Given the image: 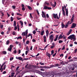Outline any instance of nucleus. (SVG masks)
I'll return each mask as SVG.
<instances>
[{
  "label": "nucleus",
  "mask_w": 77,
  "mask_h": 77,
  "mask_svg": "<svg viewBox=\"0 0 77 77\" xmlns=\"http://www.w3.org/2000/svg\"><path fill=\"white\" fill-rule=\"evenodd\" d=\"M17 15H20L21 16H22V14H19L18 13H17Z\"/></svg>",
  "instance_id": "ea45409f"
},
{
  "label": "nucleus",
  "mask_w": 77,
  "mask_h": 77,
  "mask_svg": "<svg viewBox=\"0 0 77 77\" xmlns=\"http://www.w3.org/2000/svg\"><path fill=\"white\" fill-rule=\"evenodd\" d=\"M30 18H33V16H32V14H31V13L30 14Z\"/></svg>",
  "instance_id": "58836bf2"
},
{
  "label": "nucleus",
  "mask_w": 77,
  "mask_h": 77,
  "mask_svg": "<svg viewBox=\"0 0 77 77\" xmlns=\"http://www.w3.org/2000/svg\"><path fill=\"white\" fill-rule=\"evenodd\" d=\"M44 31L43 30L40 33L41 35L42 36L44 35Z\"/></svg>",
  "instance_id": "f3484780"
},
{
  "label": "nucleus",
  "mask_w": 77,
  "mask_h": 77,
  "mask_svg": "<svg viewBox=\"0 0 77 77\" xmlns=\"http://www.w3.org/2000/svg\"><path fill=\"white\" fill-rule=\"evenodd\" d=\"M43 9H48V10H50V9H51V8L48 7L47 6H45Z\"/></svg>",
  "instance_id": "423d86ee"
},
{
  "label": "nucleus",
  "mask_w": 77,
  "mask_h": 77,
  "mask_svg": "<svg viewBox=\"0 0 77 77\" xmlns=\"http://www.w3.org/2000/svg\"><path fill=\"white\" fill-rule=\"evenodd\" d=\"M56 52L53 55V57H54L56 55Z\"/></svg>",
  "instance_id": "de8ad7c7"
},
{
  "label": "nucleus",
  "mask_w": 77,
  "mask_h": 77,
  "mask_svg": "<svg viewBox=\"0 0 77 77\" xmlns=\"http://www.w3.org/2000/svg\"><path fill=\"white\" fill-rule=\"evenodd\" d=\"M72 61H73V60L71 59L70 60H69L68 62H72Z\"/></svg>",
  "instance_id": "680f3d73"
},
{
  "label": "nucleus",
  "mask_w": 77,
  "mask_h": 77,
  "mask_svg": "<svg viewBox=\"0 0 77 77\" xmlns=\"http://www.w3.org/2000/svg\"><path fill=\"white\" fill-rule=\"evenodd\" d=\"M16 59H18L19 60H22L23 59V58L21 57H16Z\"/></svg>",
  "instance_id": "1a4fd4ad"
},
{
  "label": "nucleus",
  "mask_w": 77,
  "mask_h": 77,
  "mask_svg": "<svg viewBox=\"0 0 77 77\" xmlns=\"http://www.w3.org/2000/svg\"><path fill=\"white\" fill-rule=\"evenodd\" d=\"M62 12H63L62 14H63V15L65 16V11L63 10Z\"/></svg>",
  "instance_id": "aec40b11"
},
{
  "label": "nucleus",
  "mask_w": 77,
  "mask_h": 77,
  "mask_svg": "<svg viewBox=\"0 0 77 77\" xmlns=\"http://www.w3.org/2000/svg\"><path fill=\"white\" fill-rule=\"evenodd\" d=\"M16 34V32L15 31H13V35H15Z\"/></svg>",
  "instance_id": "bb28decb"
},
{
  "label": "nucleus",
  "mask_w": 77,
  "mask_h": 77,
  "mask_svg": "<svg viewBox=\"0 0 77 77\" xmlns=\"http://www.w3.org/2000/svg\"><path fill=\"white\" fill-rule=\"evenodd\" d=\"M62 42H63V41L61 40H60L59 41V44H60V43H62Z\"/></svg>",
  "instance_id": "72a5a7b5"
},
{
  "label": "nucleus",
  "mask_w": 77,
  "mask_h": 77,
  "mask_svg": "<svg viewBox=\"0 0 77 77\" xmlns=\"http://www.w3.org/2000/svg\"><path fill=\"white\" fill-rule=\"evenodd\" d=\"M5 63H4L3 65H1V67L0 68V70H1V69H2V68H3V65H5Z\"/></svg>",
  "instance_id": "4be33fe9"
},
{
  "label": "nucleus",
  "mask_w": 77,
  "mask_h": 77,
  "mask_svg": "<svg viewBox=\"0 0 77 77\" xmlns=\"http://www.w3.org/2000/svg\"><path fill=\"white\" fill-rule=\"evenodd\" d=\"M42 17L43 18H46V16L45 15V13L44 12V11H42Z\"/></svg>",
  "instance_id": "0eeeda50"
},
{
  "label": "nucleus",
  "mask_w": 77,
  "mask_h": 77,
  "mask_svg": "<svg viewBox=\"0 0 77 77\" xmlns=\"http://www.w3.org/2000/svg\"><path fill=\"white\" fill-rule=\"evenodd\" d=\"M53 15L54 18H55V19L57 18V19H58V20H59V19L60 18V12L59 13V17H58V16L57 15V14H53Z\"/></svg>",
  "instance_id": "f03ea898"
},
{
  "label": "nucleus",
  "mask_w": 77,
  "mask_h": 77,
  "mask_svg": "<svg viewBox=\"0 0 77 77\" xmlns=\"http://www.w3.org/2000/svg\"><path fill=\"white\" fill-rule=\"evenodd\" d=\"M72 66H71L70 69L71 70H72V71H74L75 69V66L74 64H73Z\"/></svg>",
  "instance_id": "20e7f679"
},
{
  "label": "nucleus",
  "mask_w": 77,
  "mask_h": 77,
  "mask_svg": "<svg viewBox=\"0 0 77 77\" xmlns=\"http://www.w3.org/2000/svg\"><path fill=\"white\" fill-rule=\"evenodd\" d=\"M46 55L47 56H48L49 58L51 57V54H49L48 52L46 53Z\"/></svg>",
  "instance_id": "9b49d317"
},
{
  "label": "nucleus",
  "mask_w": 77,
  "mask_h": 77,
  "mask_svg": "<svg viewBox=\"0 0 77 77\" xmlns=\"http://www.w3.org/2000/svg\"><path fill=\"white\" fill-rule=\"evenodd\" d=\"M74 36H75V35H71L68 37V39H70V40H72Z\"/></svg>",
  "instance_id": "7ed1b4c3"
},
{
  "label": "nucleus",
  "mask_w": 77,
  "mask_h": 77,
  "mask_svg": "<svg viewBox=\"0 0 77 77\" xmlns=\"http://www.w3.org/2000/svg\"><path fill=\"white\" fill-rule=\"evenodd\" d=\"M50 38V40H51V42H53V39L54 38L53 37H49Z\"/></svg>",
  "instance_id": "412c9836"
},
{
  "label": "nucleus",
  "mask_w": 77,
  "mask_h": 77,
  "mask_svg": "<svg viewBox=\"0 0 77 77\" xmlns=\"http://www.w3.org/2000/svg\"><path fill=\"white\" fill-rule=\"evenodd\" d=\"M32 66L34 68H36V67H37V68H39V66H36L34 65H32Z\"/></svg>",
  "instance_id": "dca6fc26"
},
{
  "label": "nucleus",
  "mask_w": 77,
  "mask_h": 77,
  "mask_svg": "<svg viewBox=\"0 0 77 77\" xmlns=\"http://www.w3.org/2000/svg\"><path fill=\"white\" fill-rule=\"evenodd\" d=\"M73 41H75V40H76V38H75V36L73 37Z\"/></svg>",
  "instance_id": "37998d69"
},
{
  "label": "nucleus",
  "mask_w": 77,
  "mask_h": 77,
  "mask_svg": "<svg viewBox=\"0 0 77 77\" xmlns=\"http://www.w3.org/2000/svg\"><path fill=\"white\" fill-rule=\"evenodd\" d=\"M3 25H2L1 26V28L2 29H3Z\"/></svg>",
  "instance_id": "864d4df0"
},
{
  "label": "nucleus",
  "mask_w": 77,
  "mask_h": 77,
  "mask_svg": "<svg viewBox=\"0 0 77 77\" xmlns=\"http://www.w3.org/2000/svg\"><path fill=\"white\" fill-rule=\"evenodd\" d=\"M46 16L47 18H49V15H48V14H47Z\"/></svg>",
  "instance_id": "6e6d98bb"
},
{
  "label": "nucleus",
  "mask_w": 77,
  "mask_h": 77,
  "mask_svg": "<svg viewBox=\"0 0 77 77\" xmlns=\"http://www.w3.org/2000/svg\"><path fill=\"white\" fill-rule=\"evenodd\" d=\"M13 52H14V54H16L17 53V50H14Z\"/></svg>",
  "instance_id": "a18cd8bd"
},
{
  "label": "nucleus",
  "mask_w": 77,
  "mask_h": 77,
  "mask_svg": "<svg viewBox=\"0 0 77 77\" xmlns=\"http://www.w3.org/2000/svg\"><path fill=\"white\" fill-rule=\"evenodd\" d=\"M54 6H53V8L55 7L56 5V2L55 1L54 2Z\"/></svg>",
  "instance_id": "5701e85b"
},
{
  "label": "nucleus",
  "mask_w": 77,
  "mask_h": 77,
  "mask_svg": "<svg viewBox=\"0 0 77 77\" xmlns=\"http://www.w3.org/2000/svg\"><path fill=\"white\" fill-rule=\"evenodd\" d=\"M74 14L72 15V18L71 19V21H69L67 22L69 24H72V23H74Z\"/></svg>",
  "instance_id": "f257e3e1"
},
{
  "label": "nucleus",
  "mask_w": 77,
  "mask_h": 77,
  "mask_svg": "<svg viewBox=\"0 0 77 77\" xmlns=\"http://www.w3.org/2000/svg\"><path fill=\"white\" fill-rule=\"evenodd\" d=\"M22 35H23V36H26V34L25 33V32H22Z\"/></svg>",
  "instance_id": "473e14b6"
},
{
  "label": "nucleus",
  "mask_w": 77,
  "mask_h": 77,
  "mask_svg": "<svg viewBox=\"0 0 77 77\" xmlns=\"http://www.w3.org/2000/svg\"><path fill=\"white\" fill-rule=\"evenodd\" d=\"M12 7L13 8V9H15L16 7L15 6H13Z\"/></svg>",
  "instance_id": "13d9d810"
},
{
  "label": "nucleus",
  "mask_w": 77,
  "mask_h": 77,
  "mask_svg": "<svg viewBox=\"0 0 77 77\" xmlns=\"http://www.w3.org/2000/svg\"><path fill=\"white\" fill-rule=\"evenodd\" d=\"M55 47V46H52L51 47V48H54Z\"/></svg>",
  "instance_id": "8fccbe9b"
},
{
  "label": "nucleus",
  "mask_w": 77,
  "mask_h": 77,
  "mask_svg": "<svg viewBox=\"0 0 77 77\" xmlns=\"http://www.w3.org/2000/svg\"><path fill=\"white\" fill-rule=\"evenodd\" d=\"M22 11H25V8L24 7H23V8H22Z\"/></svg>",
  "instance_id": "0e129e2a"
},
{
  "label": "nucleus",
  "mask_w": 77,
  "mask_h": 77,
  "mask_svg": "<svg viewBox=\"0 0 77 77\" xmlns=\"http://www.w3.org/2000/svg\"><path fill=\"white\" fill-rule=\"evenodd\" d=\"M63 38V36L62 35H60L58 38V40H59L60 39H62Z\"/></svg>",
  "instance_id": "f8f14e48"
},
{
  "label": "nucleus",
  "mask_w": 77,
  "mask_h": 77,
  "mask_svg": "<svg viewBox=\"0 0 77 77\" xmlns=\"http://www.w3.org/2000/svg\"><path fill=\"white\" fill-rule=\"evenodd\" d=\"M32 34H29L28 35V37H29V36H31V35H32Z\"/></svg>",
  "instance_id": "774afa93"
},
{
  "label": "nucleus",
  "mask_w": 77,
  "mask_h": 77,
  "mask_svg": "<svg viewBox=\"0 0 77 77\" xmlns=\"http://www.w3.org/2000/svg\"><path fill=\"white\" fill-rule=\"evenodd\" d=\"M62 11H64V6H62Z\"/></svg>",
  "instance_id": "5fc2aeb1"
},
{
  "label": "nucleus",
  "mask_w": 77,
  "mask_h": 77,
  "mask_svg": "<svg viewBox=\"0 0 77 77\" xmlns=\"http://www.w3.org/2000/svg\"><path fill=\"white\" fill-rule=\"evenodd\" d=\"M60 57H63V54H61L60 55Z\"/></svg>",
  "instance_id": "3c124183"
},
{
  "label": "nucleus",
  "mask_w": 77,
  "mask_h": 77,
  "mask_svg": "<svg viewBox=\"0 0 77 77\" xmlns=\"http://www.w3.org/2000/svg\"><path fill=\"white\" fill-rule=\"evenodd\" d=\"M14 59L13 57H12L11 58H10V61H12V60H13Z\"/></svg>",
  "instance_id": "e433bc0d"
},
{
  "label": "nucleus",
  "mask_w": 77,
  "mask_h": 77,
  "mask_svg": "<svg viewBox=\"0 0 77 77\" xmlns=\"http://www.w3.org/2000/svg\"><path fill=\"white\" fill-rule=\"evenodd\" d=\"M26 43L27 44H29V41H27Z\"/></svg>",
  "instance_id": "e2e57ef3"
},
{
  "label": "nucleus",
  "mask_w": 77,
  "mask_h": 77,
  "mask_svg": "<svg viewBox=\"0 0 77 77\" xmlns=\"http://www.w3.org/2000/svg\"><path fill=\"white\" fill-rule=\"evenodd\" d=\"M23 60H29V58H23Z\"/></svg>",
  "instance_id": "4c0bfd02"
},
{
  "label": "nucleus",
  "mask_w": 77,
  "mask_h": 77,
  "mask_svg": "<svg viewBox=\"0 0 77 77\" xmlns=\"http://www.w3.org/2000/svg\"><path fill=\"white\" fill-rule=\"evenodd\" d=\"M62 28H63L65 27V25L63 24V23H62L61 24Z\"/></svg>",
  "instance_id": "393cba45"
},
{
  "label": "nucleus",
  "mask_w": 77,
  "mask_h": 77,
  "mask_svg": "<svg viewBox=\"0 0 77 77\" xmlns=\"http://www.w3.org/2000/svg\"><path fill=\"white\" fill-rule=\"evenodd\" d=\"M2 53L4 54H6L7 53L6 52V51H3L2 52Z\"/></svg>",
  "instance_id": "b1692460"
},
{
  "label": "nucleus",
  "mask_w": 77,
  "mask_h": 77,
  "mask_svg": "<svg viewBox=\"0 0 77 77\" xmlns=\"http://www.w3.org/2000/svg\"><path fill=\"white\" fill-rule=\"evenodd\" d=\"M65 49V45L63 46V48L61 49L62 50H63Z\"/></svg>",
  "instance_id": "2f4dec72"
},
{
  "label": "nucleus",
  "mask_w": 77,
  "mask_h": 77,
  "mask_svg": "<svg viewBox=\"0 0 77 77\" xmlns=\"http://www.w3.org/2000/svg\"><path fill=\"white\" fill-rule=\"evenodd\" d=\"M15 27H14V30H16L17 29V27L16 26H14Z\"/></svg>",
  "instance_id": "a19ab883"
},
{
  "label": "nucleus",
  "mask_w": 77,
  "mask_h": 77,
  "mask_svg": "<svg viewBox=\"0 0 77 77\" xmlns=\"http://www.w3.org/2000/svg\"><path fill=\"white\" fill-rule=\"evenodd\" d=\"M32 41L33 42H36V40L34 39H33L32 40Z\"/></svg>",
  "instance_id": "09e8293b"
},
{
  "label": "nucleus",
  "mask_w": 77,
  "mask_h": 77,
  "mask_svg": "<svg viewBox=\"0 0 77 77\" xmlns=\"http://www.w3.org/2000/svg\"><path fill=\"white\" fill-rule=\"evenodd\" d=\"M59 65V64H56L55 66H58Z\"/></svg>",
  "instance_id": "603ef678"
},
{
  "label": "nucleus",
  "mask_w": 77,
  "mask_h": 77,
  "mask_svg": "<svg viewBox=\"0 0 77 77\" xmlns=\"http://www.w3.org/2000/svg\"><path fill=\"white\" fill-rule=\"evenodd\" d=\"M29 51V50L28 51H26V55H27V53H28V51Z\"/></svg>",
  "instance_id": "052dcab7"
},
{
  "label": "nucleus",
  "mask_w": 77,
  "mask_h": 77,
  "mask_svg": "<svg viewBox=\"0 0 77 77\" xmlns=\"http://www.w3.org/2000/svg\"><path fill=\"white\" fill-rule=\"evenodd\" d=\"M46 34H49V32H48V30H47L46 31Z\"/></svg>",
  "instance_id": "4d7b16f0"
},
{
  "label": "nucleus",
  "mask_w": 77,
  "mask_h": 77,
  "mask_svg": "<svg viewBox=\"0 0 77 77\" xmlns=\"http://www.w3.org/2000/svg\"><path fill=\"white\" fill-rule=\"evenodd\" d=\"M50 4H51V6H52L53 7L54 4H53V3H52V2H51L50 3Z\"/></svg>",
  "instance_id": "49530a36"
},
{
  "label": "nucleus",
  "mask_w": 77,
  "mask_h": 77,
  "mask_svg": "<svg viewBox=\"0 0 77 77\" xmlns=\"http://www.w3.org/2000/svg\"><path fill=\"white\" fill-rule=\"evenodd\" d=\"M54 36V35H53V34H52L50 36L49 38H53Z\"/></svg>",
  "instance_id": "f704fd0d"
},
{
  "label": "nucleus",
  "mask_w": 77,
  "mask_h": 77,
  "mask_svg": "<svg viewBox=\"0 0 77 77\" xmlns=\"http://www.w3.org/2000/svg\"><path fill=\"white\" fill-rule=\"evenodd\" d=\"M36 31H35V30H34L33 32H32V33L34 35H35V33H36Z\"/></svg>",
  "instance_id": "c756f323"
},
{
  "label": "nucleus",
  "mask_w": 77,
  "mask_h": 77,
  "mask_svg": "<svg viewBox=\"0 0 77 77\" xmlns=\"http://www.w3.org/2000/svg\"><path fill=\"white\" fill-rule=\"evenodd\" d=\"M20 23L21 25H23V22L22 21H20Z\"/></svg>",
  "instance_id": "79ce46f5"
},
{
  "label": "nucleus",
  "mask_w": 77,
  "mask_h": 77,
  "mask_svg": "<svg viewBox=\"0 0 77 77\" xmlns=\"http://www.w3.org/2000/svg\"><path fill=\"white\" fill-rule=\"evenodd\" d=\"M39 64H40L41 65H44V63H41V62H40L39 63Z\"/></svg>",
  "instance_id": "c85d7f7f"
},
{
  "label": "nucleus",
  "mask_w": 77,
  "mask_h": 77,
  "mask_svg": "<svg viewBox=\"0 0 77 77\" xmlns=\"http://www.w3.org/2000/svg\"><path fill=\"white\" fill-rule=\"evenodd\" d=\"M14 27L15 26H16V21H14Z\"/></svg>",
  "instance_id": "a878e982"
},
{
  "label": "nucleus",
  "mask_w": 77,
  "mask_h": 77,
  "mask_svg": "<svg viewBox=\"0 0 77 77\" xmlns=\"http://www.w3.org/2000/svg\"><path fill=\"white\" fill-rule=\"evenodd\" d=\"M27 7L28 8V9H29V10H30V11H31L32 9V7H30L29 6H28Z\"/></svg>",
  "instance_id": "a211bd4d"
},
{
  "label": "nucleus",
  "mask_w": 77,
  "mask_h": 77,
  "mask_svg": "<svg viewBox=\"0 0 77 77\" xmlns=\"http://www.w3.org/2000/svg\"><path fill=\"white\" fill-rule=\"evenodd\" d=\"M76 26H77V24H76V23H73L72 25L71 28L72 29V28H74V27H76Z\"/></svg>",
  "instance_id": "6e6552de"
},
{
  "label": "nucleus",
  "mask_w": 77,
  "mask_h": 77,
  "mask_svg": "<svg viewBox=\"0 0 77 77\" xmlns=\"http://www.w3.org/2000/svg\"><path fill=\"white\" fill-rule=\"evenodd\" d=\"M6 71H4L3 72V74H6Z\"/></svg>",
  "instance_id": "338daca9"
},
{
  "label": "nucleus",
  "mask_w": 77,
  "mask_h": 77,
  "mask_svg": "<svg viewBox=\"0 0 77 77\" xmlns=\"http://www.w3.org/2000/svg\"><path fill=\"white\" fill-rule=\"evenodd\" d=\"M54 54V50H53L51 51V55H52Z\"/></svg>",
  "instance_id": "cd10ccee"
},
{
  "label": "nucleus",
  "mask_w": 77,
  "mask_h": 77,
  "mask_svg": "<svg viewBox=\"0 0 77 77\" xmlns=\"http://www.w3.org/2000/svg\"><path fill=\"white\" fill-rule=\"evenodd\" d=\"M10 43V41L9 40H8L6 42V45H9Z\"/></svg>",
  "instance_id": "2eb2a0df"
},
{
  "label": "nucleus",
  "mask_w": 77,
  "mask_h": 77,
  "mask_svg": "<svg viewBox=\"0 0 77 77\" xmlns=\"http://www.w3.org/2000/svg\"><path fill=\"white\" fill-rule=\"evenodd\" d=\"M22 39V37H21V36H20L18 37L17 38V39Z\"/></svg>",
  "instance_id": "7c9ffc66"
},
{
  "label": "nucleus",
  "mask_w": 77,
  "mask_h": 77,
  "mask_svg": "<svg viewBox=\"0 0 77 77\" xmlns=\"http://www.w3.org/2000/svg\"><path fill=\"white\" fill-rule=\"evenodd\" d=\"M77 49H75V52H74V53H77Z\"/></svg>",
  "instance_id": "c03bdc74"
},
{
  "label": "nucleus",
  "mask_w": 77,
  "mask_h": 77,
  "mask_svg": "<svg viewBox=\"0 0 77 77\" xmlns=\"http://www.w3.org/2000/svg\"><path fill=\"white\" fill-rule=\"evenodd\" d=\"M17 19L18 20H21V17H17Z\"/></svg>",
  "instance_id": "bf43d9fd"
},
{
  "label": "nucleus",
  "mask_w": 77,
  "mask_h": 77,
  "mask_svg": "<svg viewBox=\"0 0 77 77\" xmlns=\"http://www.w3.org/2000/svg\"><path fill=\"white\" fill-rule=\"evenodd\" d=\"M9 3H8V2H6L5 3V5H7L5 7H7V6H8V5H9Z\"/></svg>",
  "instance_id": "6ab92c4d"
},
{
  "label": "nucleus",
  "mask_w": 77,
  "mask_h": 77,
  "mask_svg": "<svg viewBox=\"0 0 77 77\" xmlns=\"http://www.w3.org/2000/svg\"><path fill=\"white\" fill-rule=\"evenodd\" d=\"M11 22H12V21H13V20H14V19L13 18V17H11Z\"/></svg>",
  "instance_id": "c9c22d12"
},
{
  "label": "nucleus",
  "mask_w": 77,
  "mask_h": 77,
  "mask_svg": "<svg viewBox=\"0 0 77 77\" xmlns=\"http://www.w3.org/2000/svg\"><path fill=\"white\" fill-rule=\"evenodd\" d=\"M12 47H13V45H10V47L8 48V50L9 51L11 52V51H12Z\"/></svg>",
  "instance_id": "39448f33"
},
{
  "label": "nucleus",
  "mask_w": 77,
  "mask_h": 77,
  "mask_svg": "<svg viewBox=\"0 0 77 77\" xmlns=\"http://www.w3.org/2000/svg\"><path fill=\"white\" fill-rule=\"evenodd\" d=\"M21 53V50H19L18 51V54H20Z\"/></svg>",
  "instance_id": "69168bd1"
},
{
  "label": "nucleus",
  "mask_w": 77,
  "mask_h": 77,
  "mask_svg": "<svg viewBox=\"0 0 77 77\" xmlns=\"http://www.w3.org/2000/svg\"><path fill=\"white\" fill-rule=\"evenodd\" d=\"M68 25H69V23H68V22L67 23V24L64 26L65 28H66L68 26Z\"/></svg>",
  "instance_id": "4468645a"
},
{
  "label": "nucleus",
  "mask_w": 77,
  "mask_h": 77,
  "mask_svg": "<svg viewBox=\"0 0 77 77\" xmlns=\"http://www.w3.org/2000/svg\"><path fill=\"white\" fill-rule=\"evenodd\" d=\"M65 10L66 11V15H67V17H68V8H66V9Z\"/></svg>",
  "instance_id": "ddd939ff"
},
{
  "label": "nucleus",
  "mask_w": 77,
  "mask_h": 77,
  "mask_svg": "<svg viewBox=\"0 0 77 77\" xmlns=\"http://www.w3.org/2000/svg\"><path fill=\"white\" fill-rule=\"evenodd\" d=\"M58 36H59L58 35H57L56 36V38L54 39V41H56L58 39Z\"/></svg>",
  "instance_id": "9d476101"
}]
</instances>
